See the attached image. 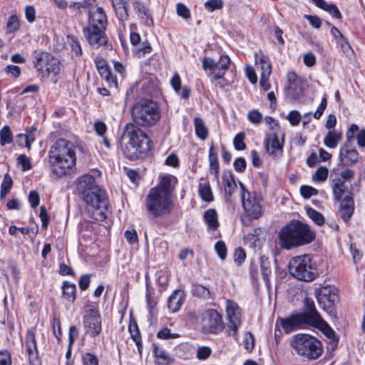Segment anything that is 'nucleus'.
<instances>
[{"mask_svg": "<svg viewBox=\"0 0 365 365\" xmlns=\"http://www.w3.org/2000/svg\"><path fill=\"white\" fill-rule=\"evenodd\" d=\"M77 192L87 205V212L96 221H103L108 217V202L106 192L96 183L95 178L85 174L78 179Z\"/></svg>", "mask_w": 365, "mask_h": 365, "instance_id": "1", "label": "nucleus"}, {"mask_svg": "<svg viewBox=\"0 0 365 365\" xmlns=\"http://www.w3.org/2000/svg\"><path fill=\"white\" fill-rule=\"evenodd\" d=\"M76 162L75 145L64 138L58 139L48 151V165L51 172L57 177L71 174Z\"/></svg>", "mask_w": 365, "mask_h": 365, "instance_id": "2", "label": "nucleus"}, {"mask_svg": "<svg viewBox=\"0 0 365 365\" xmlns=\"http://www.w3.org/2000/svg\"><path fill=\"white\" fill-rule=\"evenodd\" d=\"M120 144L124 155L130 160L140 158L151 149L148 136L133 123L125 125Z\"/></svg>", "mask_w": 365, "mask_h": 365, "instance_id": "3", "label": "nucleus"}, {"mask_svg": "<svg viewBox=\"0 0 365 365\" xmlns=\"http://www.w3.org/2000/svg\"><path fill=\"white\" fill-rule=\"evenodd\" d=\"M304 307V312L303 313L292 314L287 318L281 319V326L286 334L317 326L322 322V318L316 309L312 299L305 298Z\"/></svg>", "mask_w": 365, "mask_h": 365, "instance_id": "4", "label": "nucleus"}, {"mask_svg": "<svg viewBox=\"0 0 365 365\" xmlns=\"http://www.w3.org/2000/svg\"><path fill=\"white\" fill-rule=\"evenodd\" d=\"M314 238V232L307 225L299 221L282 227L279 232V245L284 250L310 243Z\"/></svg>", "mask_w": 365, "mask_h": 365, "instance_id": "5", "label": "nucleus"}, {"mask_svg": "<svg viewBox=\"0 0 365 365\" xmlns=\"http://www.w3.org/2000/svg\"><path fill=\"white\" fill-rule=\"evenodd\" d=\"M134 123L139 126L150 127L160 119V113L158 105L153 101H143L132 109Z\"/></svg>", "mask_w": 365, "mask_h": 365, "instance_id": "6", "label": "nucleus"}, {"mask_svg": "<svg viewBox=\"0 0 365 365\" xmlns=\"http://www.w3.org/2000/svg\"><path fill=\"white\" fill-rule=\"evenodd\" d=\"M291 346L299 355L309 359H317L323 351L320 341L306 334H297L294 336Z\"/></svg>", "mask_w": 365, "mask_h": 365, "instance_id": "7", "label": "nucleus"}, {"mask_svg": "<svg viewBox=\"0 0 365 365\" xmlns=\"http://www.w3.org/2000/svg\"><path fill=\"white\" fill-rule=\"evenodd\" d=\"M289 272L294 277L304 282H311L317 276L316 269L309 255L292 257L289 263Z\"/></svg>", "mask_w": 365, "mask_h": 365, "instance_id": "8", "label": "nucleus"}, {"mask_svg": "<svg viewBox=\"0 0 365 365\" xmlns=\"http://www.w3.org/2000/svg\"><path fill=\"white\" fill-rule=\"evenodd\" d=\"M145 207L154 217H163L169 215L173 209L172 198L164 193L150 190L145 198Z\"/></svg>", "mask_w": 365, "mask_h": 365, "instance_id": "9", "label": "nucleus"}, {"mask_svg": "<svg viewBox=\"0 0 365 365\" xmlns=\"http://www.w3.org/2000/svg\"><path fill=\"white\" fill-rule=\"evenodd\" d=\"M359 126L356 124H351L346 133V141L341 147L339 150V161L343 166H351L356 164L360 158V155L356 148L352 145L354 133L358 131Z\"/></svg>", "mask_w": 365, "mask_h": 365, "instance_id": "10", "label": "nucleus"}, {"mask_svg": "<svg viewBox=\"0 0 365 365\" xmlns=\"http://www.w3.org/2000/svg\"><path fill=\"white\" fill-rule=\"evenodd\" d=\"M240 185L242 206L245 212L250 219L259 218L262 215L261 195L256 192H248L242 182H240Z\"/></svg>", "mask_w": 365, "mask_h": 365, "instance_id": "11", "label": "nucleus"}, {"mask_svg": "<svg viewBox=\"0 0 365 365\" xmlns=\"http://www.w3.org/2000/svg\"><path fill=\"white\" fill-rule=\"evenodd\" d=\"M202 329L205 333L218 334L225 328L222 315L215 309H208L202 314Z\"/></svg>", "mask_w": 365, "mask_h": 365, "instance_id": "12", "label": "nucleus"}, {"mask_svg": "<svg viewBox=\"0 0 365 365\" xmlns=\"http://www.w3.org/2000/svg\"><path fill=\"white\" fill-rule=\"evenodd\" d=\"M86 333L91 337L98 336L102 330V319L98 310L91 308L86 311L83 318Z\"/></svg>", "mask_w": 365, "mask_h": 365, "instance_id": "13", "label": "nucleus"}, {"mask_svg": "<svg viewBox=\"0 0 365 365\" xmlns=\"http://www.w3.org/2000/svg\"><path fill=\"white\" fill-rule=\"evenodd\" d=\"M226 312L228 319V334L236 336L242 324V314L240 307L232 300L226 301Z\"/></svg>", "mask_w": 365, "mask_h": 365, "instance_id": "14", "label": "nucleus"}, {"mask_svg": "<svg viewBox=\"0 0 365 365\" xmlns=\"http://www.w3.org/2000/svg\"><path fill=\"white\" fill-rule=\"evenodd\" d=\"M106 28L96 26H88L83 28V31L89 44L95 48L101 46H108V38L105 34Z\"/></svg>", "mask_w": 365, "mask_h": 365, "instance_id": "15", "label": "nucleus"}, {"mask_svg": "<svg viewBox=\"0 0 365 365\" xmlns=\"http://www.w3.org/2000/svg\"><path fill=\"white\" fill-rule=\"evenodd\" d=\"M337 290L334 287L326 286L317 291L318 303L324 309L331 308L337 300Z\"/></svg>", "mask_w": 365, "mask_h": 365, "instance_id": "16", "label": "nucleus"}, {"mask_svg": "<svg viewBox=\"0 0 365 365\" xmlns=\"http://www.w3.org/2000/svg\"><path fill=\"white\" fill-rule=\"evenodd\" d=\"M284 140H279L276 133L269 135L265 141L267 152L272 158H279L282 156L283 152Z\"/></svg>", "mask_w": 365, "mask_h": 365, "instance_id": "17", "label": "nucleus"}, {"mask_svg": "<svg viewBox=\"0 0 365 365\" xmlns=\"http://www.w3.org/2000/svg\"><path fill=\"white\" fill-rule=\"evenodd\" d=\"M331 186L335 200H342L344 198L343 197H345L347 195H351L352 196V193L349 191L348 187L346 185L345 182L339 176H334V175L331 174Z\"/></svg>", "mask_w": 365, "mask_h": 365, "instance_id": "18", "label": "nucleus"}, {"mask_svg": "<svg viewBox=\"0 0 365 365\" xmlns=\"http://www.w3.org/2000/svg\"><path fill=\"white\" fill-rule=\"evenodd\" d=\"M354 210V201L351 195H347L341 200L339 214L345 222H348L351 217Z\"/></svg>", "mask_w": 365, "mask_h": 365, "instance_id": "19", "label": "nucleus"}, {"mask_svg": "<svg viewBox=\"0 0 365 365\" xmlns=\"http://www.w3.org/2000/svg\"><path fill=\"white\" fill-rule=\"evenodd\" d=\"M222 178L225 187L226 200L231 203L232 195L237 189L234 175L230 171H224Z\"/></svg>", "mask_w": 365, "mask_h": 365, "instance_id": "20", "label": "nucleus"}, {"mask_svg": "<svg viewBox=\"0 0 365 365\" xmlns=\"http://www.w3.org/2000/svg\"><path fill=\"white\" fill-rule=\"evenodd\" d=\"M175 180V178L172 175L163 176L159 184L150 190H156L159 193H164L166 196L171 197L174 190L173 182Z\"/></svg>", "mask_w": 365, "mask_h": 365, "instance_id": "21", "label": "nucleus"}, {"mask_svg": "<svg viewBox=\"0 0 365 365\" xmlns=\"http://www.w3.org/2000/svg\"><path fill=\"white\" fill-rule=\"evenodd\" d=\"M89 24L88 26H96L106 28L107 25V16L101 7H98L95 11H88Z\"/></svg>", "mask_w": 365, "mask_h": 365, "instance_id": "22", "label": "nucleus"}, {"mask_svg": "<svg viewBox=\"0 0 365 365\" xmlns=\"http://www.w3.org/2000/svg\"><path fill=\"white\" fill-rule=\"evenodd\" d=\"M185 298V293L181 289L175 290L168 299V308L170 312H178Z\"/></svg>", "mask_w": 365, "mask_h": 365, "instance_id": "23", "label": "nucleus"}, {"mask_svg": "<svg viewBox=\"0 0 365 365\" xmlns=\"http://www.w3.org/2000/svg\"><path fill=\"white\" fill-rule=\"evenodd\" d=\"M133 8L138 16L143 21V24L150 26L153 24V19L149 9L143 3L136 1L133 4Z\"/></svg>", "mask_w": 365, "mask_h": 365, "instance_id": "24", "label": "nucleus"}, {"mask_svg": "<svg viewBox=\"0 0 365 365\" xmlns=\"http://www.w3.org/2000/svg\"><path fill=\"white\" fill-rule=\"evenodd\" d=\"M110 1L118 19L121 21L127 20L128 18V0H110Z\"/></svg>", "mask_w": 365, "mask_h": 365, "instance_id": "25", "label": "nucleus"}, {"mask_svg": "<svg viewBox=\"0 0 365 365\" xmlns=\"http://www.w3.org/2000/svg\"><path fill=\"white\" fill-rule=\"evenodd\" d=\"M260 269L265 285L267 289L269 290L271 289V282L269 280V275L272 273L271 262L264 256L260 257Z\"/></svg>", "mask_w": 365, "mask_h": 365, "instance_id": "26", "label": "nucleus"}, {"mask_svg": "<svg viewBox=\"0 0 365 365\" xmlns=\"http://www.w3.org/2000/svg\"><path fill=\"white\" fill-rule=\"evenodd\" d=\"M331 34L334 38L337 44L340 46L344 53H348L349 51H352L348 41L336 27H331Z\"/></svg>", "mask_w": 365, "mask_h": 365, "instance_id": "27", "label": "nucleus"}, {"mask_svg": "<svg viewBox=\"0 0 365 365\" xmlns=\"http://www.w3.org/2000/svg\"><path fill=\"white\" fill-rule=\"evenodd\" d=\"M317 7L329 12L333 17L341 19V14L335 4H329L324 0H311Z\"/></svg>", "mask_w": 365, "mask_h": 365, "instance_id": "28", "label": "nucleus"}, {"mask_svg": "<svg viewBox=\"0 0 365 365\" xmlns=\"http://www.w3.org/2000/svg\"><path fill=\"white\" fill-rule=\"evenodd\" d=\"M342 133L340 131H329L324 138V145L331 149L336 148L341 140Z\"/></svg>", "mask_w": 365, "mask_h": 365, "instance_id": "29", "label": "nucleus"}, {"mask_svg": "<svg viewBox=\"0 0 365 365\" xmlns=\"http://www.w3.org/2000/svg\"><path fill=\"white\" fill-rule=\"evenodd\" d=\"M204 220L207 224L208 229L215 230L219 227L218 215L215 209H208L204 212Z\"/></svg>", "mask_w": 365, "mask_h": 365, "instance_id": "30", "label": "nucleus"}, {"mask_svg": "<svg viewBox=\"0 0 365 365\" xmlns=\"http://www.w3.org/2000/svg\"><path fill=\"white\" fill-rule=\"evenodd\" d=\"M51 55L46 52H41L36 55L34 68L41 75L50 61Z\"/></svg>", "mask_w": 365, "mask_h": 365, "instance_id": "31", "label": "nucleus"}, {"mask_svg": "<svg viewBox=\"0 0 365 365\" xmlns=\"http://www.w3.org/2000/svg\"><path fill=\"white\" fill-rule=\"evenodd\" d=\"M153 353L158 365H168L173 361L170 354L156 344H153Z\"/></svg>", "mask_w": 365, "mask_h": 365, "instance_id": "32", "label": "nucleus"}, {"mask_svg": "<svg viewBox=\"0 0 365 365\" xmlns=\"http://www.w3.org/2000/svg\"><path fill=\"white\" fill-rule=\"evenodd\" d=\"M202 68L205 71L210 70L214 79H222V78L217 77V73L219 72L220 66L219 63L216 62L213 58L205 57L202 60Z\"/></svg>", "mask_w": 365, "mask_h": 365, "instance_id": "33", "label": "nucleus"}, {"mask_svg": "<svg viewBox=\"0 0 365 365\" xmlns=\"http://www.w3.org/2000/svg\"><path fill=\"white\" fill-rule=\"evenodd\" d=\"M209 162L210 173L217 178L219 174L218 157L213 145H211L209 150Z\"/></svg>", "mask_w": 365, "mask_h": 365, "instance_id": "34", "label": "nucleus"}, {"mask_svg": "<svg viewBox=\"0 0 365 365\" xmlns=\"http://www.w3.org/2000/svg\"><path fill=\"white\" fill-rule=\"evenodd\" d=\"M61 71V64L58 58H54L52 55L50 61L47 65V67L44 69L42 73V77H48L51 73L57 75Z\"/></svg>", "mask_w": 365, "mask_h": 365, "instance_id": "35", "label": "nucleus"}, {"mask_svg": "<svg viewBox=\"0 0 365 365\" xmlns=\"http://www.w3.org/2000/svg\"><path fill=\"white\" fill-rule=\"evenodd\" d=\"M63 296L65 299L73 302L76 299V287L75 284L65 282L62 286Z\"/></svg>", "mask_w": 365, "mask_h": 365, "instance_id": "36", "label": "nucleus"}, {"mask_svg": "<svg viewBox=\"0 0 365 365\" xmlns=\"http://www.w3.org/2000/svg\"><path fill=\"white\" fill-rule=\"evenodd\" d=\"M194 125L196 135L202 140H205L208 135V130L203 120L200 118H195Z\"/></svg>", "mask_w": 365, "mask_h": 365, "instance_id": "37", "label": "nucleus"}, {"mask_svg": "<svg viewBox=\"0 0 365 365\" xmlns=\"http://www.w3.org/2000/svg\"><path fill=\"white\" fill-rule=\"evenodd\" d=\"M198 192L202 200L207 202L213 201V194L208 183H200L198 186Z\"/></svg>", "mask_w": 365, "mask_h": 365, "instance_id": "38", "label": "nucleus"}, {"mask_svg": "<svg viewBox=\"0 0 365 365\" xmlns=\"http://www.w3.org/2000/svg\"><path fill=\"white\" fill-rule=\"evenodd\" d=\"M101 78L106 80L110 87L116 88L117 81L115 77L112 74L108 66L98 70Z\"/></svg>", "mask_w": 365, "mask_h": 365, "instance_id": "39", "label": "nucleus"}, {"mask_svg": "<svg viewBox=\"0 0 365 365\" xmlns=\"http://www.w3.org/2000/svg\"><path fill=\"white\" fill-rule=\"evenodd\" d=\"M26 347L29 356L33 355L37 351L36 341L34 333L29 331L26 336Z\"/></svg>", "mask_w": 365, "mask_h": 365, "instance_id": "40", "label": "nucleus"}, {"mask_svg": "<svg viewBox=\"0 0 365 365\" xmlns=\"http://www.w3.org/2000/svg\"><path fill=\"white\" fill-rule=\"evenodd\" d=\"M20 28V21L19 18L16 15H11L9 17L6 27V33L14 34Z\"/></svg>", "mask_w": 365, "mask_h": 365, "instance_id": "41", "label": "nucleus"}, {"mask_svg": "<svg viewBox=\"0 0 365 365\" xmlns=\"http://www.w3.org/2000/svg\"><path fill=\"white\" fill-rule=\"evenodd\" d=\"M13 140V135L11 128L8 125L4 126L0 130V144L4 146L11 143Z\"/></svg>", "mask_w": 365, "mask_h": 365, "instance_id": "42", "label": "nucleus"}, {"mask_svg": "<svg viewBox=\"0 0 365 365\" xmlns=\"http://www.w3.org/2000/svg\"><path fill=\"white\" fill-rule=\"evenodd\" d=\"M303 81L300 78L297 80V81H296V83L294 82L290 85H288L287 89L294 97H299L302 95L303 93Z\"/></svg>", "mask_w": 365, "mask_h": 365, "instance_id": "43", "label": "nucleus"}, {"mask_svg": "<svg viewBox=\"0 0 365 365\" xmlns=\"http://www.w3.org/2000/svg\"><path fill=\"white\" fill-rule=\"evenodd\" d=\"M220 69L217 73V78H222L225 73V71L228 69L230 65V58L227 55H222L220 56L218 61Z\"/></svg>", "mask_w": 365, "mask_h": 365, "instance_id": "44", "label": "nucleus"}, {"mask_svg": "<svg viewBox=\"0 0 365 365\" xmlns=\"http://www.w3.org/2000/svg\"><path fill=\"white\" fill-rule=\"evenodd\" d=\"M307 214L317 225H322L324 222V217L322 213L317 210L309 207L307 209Z\"/></svg>", "mask_w": 365, "mask_h": 365, "instance_id": "45", "label": "nucleus"}, {"mask_svg": "<svg viewBox=\"0 0 365 365\" xmlns=\"http://www.w3.org/2000/svg\"><path fill=\"white\" fill-rule=\"evenodd\" d=\"M192 292L194 295L203 299H207L210 295L209 289L200 284H194L192 286Z\"/></svg>", "mask_w": 365, "mask_h": 365, "instance_id": "46", "label": "nucleus"}, {"mask_svg": "<svg viewBox=\"0 0 365 365\" xmlns=\"http://www.w3.org/2000/svg\"><path fill=\"white\" fill-rule=\"evenodd\" d=\"M68 43L76 55L81 56L82 54L81 46L77 37L75 36H68Z\"/></svg>", "mask_w": 365, "mask_h": 365, "instance_id": "47", "label": "nucleus"}, {"mask_svg": "<svg viewBox=\"0 0 365 365\" xmlns=\"http://www.w3.org/2000/svg\"><path fill=\"white\" fill-rule=\"evenodd\" d=\"M312 327L322 330L329 339H334L335 337V333L334 330L328 325V324L323 319L322 322H320L319 325L313 326Z\"/></svg>", "mask_w": 365, "mask_h": 365, "instance_id": "48", "label": "nucleus"}, {"mask_svg": "<svg viewBox=\"0 0 365 365\" xmlns=\"http://www.w3.org/2000/svg\"><path fill=\"white\" fill-rule=\"evenodd\" d=\"M328 173L329 170L327 168L320 167L312 175V180L314 181H324L328 177Z\"/></svg>", "mask_w": 365, "mask_h": 365, "instance_id": "49", "label": "nucleus"}, {"mask_svg": "<svg viewBox=\"0 0 365 365\" xmlns=\"http://www.w3.org/2000/svg\"><path fill=\"white\" fill-rule=\"evenodd\" d=\"M245 135L244 133H240L235 135L233 140L235 148L237 150H243L246 148V145L244 142Z\"/></svg>", "mask_w": 365, "mask_h": 365, "instance_id": "50", "label": "nucleus"}, {"mask_svg": "<svg viewBox=\"0 0 365 365\" xmlns=\"http://www.w3.org/2000/svg\"><path fill=\"white\" fill-rule=\"evenodd\" d=\"M244 347L248 351H252L255 346V338L252 333L246 332L244 340H243Z\"/></svg>", "mask_w": 365, "mask_h": 365, "instance_id": "51", "label": "nucleus"}, {"mask_svg": "<svg viewBox=\"0 0 365 365\" xmlns=\"http://www.w3.org/2000/svg\"><path fill=\"white\" fill-rule=\"evenodd\" d=\"M300 192L304 198L308 199L313 195H317L318 190L309 185H302L300 188Z\"/></svg>", "mask_w": 365, "mask_h": 365, "instance_id": "52", "label": "nucleus"}, {"mask_svg": "<svg viewBox=\"0 0 365 365\" xmlns=\"http://www.w3.org/2000/svg\"><path fill=\"white\" fill-rule=\"evenodd\" d=\"M83 365H98V359L96 356L91 353H85L82 355Z\"/></svg>", "mask_w": 365, "mask_h": 365, "instance_id": "53", "label": "nucleus"}, {"mask_svg": "<svg viewBox=\"0 0 365 365\" xmlns=\"http://www.w3.org/2000/svg\"><path fill=\"white\" fill-rule=\"evenodd\" d=\"M18 138L19 145H22L24 143L25 147L28 149L31 148V143L34 141V138L32 135L26 134H19Z\"/></svg>", "mask_w": 365, "mask_h": 365, "instance_id": "54", "label": "nucleus"}, {"mask_svg": "<svg viewBox=\"0 0 365 365\" xmlns=\"http://www.w3.org/2000/svg\"><path fill=\"white\" fill-rule=\"evenodd\" d=\"M18 164L21 165L24 171L29 170L31 168V163L29 158L24 154L20 155L17 158Z\"/></svg>", "mask_w": 365, "mask_h": 365, "instance_id": "55", "label": "nucleus"}, {"mask_svg": "<svg viewBox=\"0 0 365 365\" xmlns=\"http://www.w3.org/2000/svg\"><path fill=\"white\" fill-rule=\"evenodd\" d=\"M215 250L220 259H225L227 256V247L222 241H217L215 245Z\"/></svg>", "mask_w": 365, "mask_h": 365, "instance_id": "56", "label": "nucleus"}, {"mask_svg": "<svg viewBox=\"0 0 365 365\" xmlns=\"http://www.w3.org/2000/svg\"><path fill=\"white\" fill-rule=\"evenodd\" d=\"M247 117L249 120L254 124H259L262 120V115L258 110L250 111Z\"/></svg>", "mask_w": 365, "mask_h": 365, "instance_id": "57", "label": "nucleus"}, {"mask_svg": "<svg viewBox=\"0 0 365 365\" xmlns=\"http://www.w3.org/2000/svg\"><path fill=\"white\" fill-rule=\"evenodd\" d=\"M5 73L15 78H18L21 74V68L18 66L8 65L4 68Z\"/></svg>", "mask_w": 365, "mask_h": 365, "instance_id": "58", "label": "nucleus"}, {"mask_svg": "<svg viewBox=\"0 0 365 365\" xmlns=\"http://www.w3.org/2000/svg\"><path fill=\"white\" fill-rule=\"evenodd\" d=\"M128 330L130 334L131 338L133 341L141 339L140 332L136 322H134L133 324H130Z\"/></svg>", "mask_w": 365, "mask_h": 365, "instance_id": "59", "label": "nucleus"}, {"mask_svg": "<svg viewBox=\"0 0 365 365\" xmlns=\"http://www.w3.org/2000/svg\"><path fill=\"white\" fill-rule=\"evenodd\" d=\"M246 258V253L243 249L239 247L235 250L234 252V261L240 265Z\"/></svg>", "mask_w": 365, "mask_h": 365, "instance_id": "60", "label": "nucleus"}, {"mask_svg": "<svg viewBox=\"0 0 365 365\" xmlns=\"http://www.w3.org/2000/svg\"><path fill=\"white\" fill-rule=\"evenodd\" d=\"M177 14L185 19L190 17L189 9L182 3H178L177 4Z\"/></svg>", "mask_w": 365, "mask_h": 365, "instance_id": "61", "label": "nucleus"}, {"mask_svg": "<svg viewBox=\"0 0 365 365\" xmlns=\"http://www.w3.org/2000/svg\"><path fill=\"white\" fill-rule=\"evenodd\" d=\"M222 5L221 0H209L205 3V8L210 11L221 9Z\"/></svg>", "mask_w": 365, "mask_h": 365, "instance_id": "62", "label": "nucleus"}, {"mask_svg": "<svg viewBox=\"0 0 365 365\" xmlns=\"http://www.w3.org/2000/svg\"><path fill=\"white\" fill-rule=\"evenodd\" d=\"M211 349L208 346H202L197 349V357L200 360L207 359L211 354Z\"/></svg>", "mask_w": 365, "mask_h": 365, "instance_id": "63", "label": "nucleus"}, {"mask_svg": "<svg viewBox=\"0 0 365 365\" xmlns=\"http://www.w3.org/2000/svg\"><path fill=\"white\" fill-rule=\"evenodd\" d=\"M301 115L297 110H292L287 115V119L292 125H297L301 120Z\"/></svg>", "mask_w": 365, "mask_h": 365, "instance_id": "64", "label": "nucleus"}]
</instances>
